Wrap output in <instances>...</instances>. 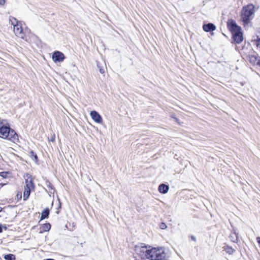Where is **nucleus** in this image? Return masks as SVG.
Listing matches in <instances>:
<instances>
[{
    "instance_id": "nucleus-37",
    "label": "nucleus",
    "mask_w": 260,
    "mask_h": 260,
    "mask_svg": "<svg viewBox=\"0 0 260 260\" xmlns=\"http://www.w3.org/2000/svg\"><path fill=\"white\" fill-rule=\"evenodd\" d=\"M2 223H0V234L3 233V230H2Z\"/></svg>"
},
{
    "instance_id": "nucleus-20",
    "label": "nucleus",
    "mask_w": 260,
    "mask_h": 260,
    "mask_svg": "<svg viewBox=\"0 0 260 260\" xmlns=\"http://www.w3.org/2000/svg\"><path fill=\"white\" fill-rule=\"evenodd\" d=\"M8 175H12V173L10 171H2L0 172V176L3 179L7 178Z\"/></svg>"
},
{
    "instance_id": "nucleus-22",
    "label": "nucleus",
    "mask_w": 260,
    "mask_h": 260,
    "mask_svg": "<svg viewBox=\"0 0 260 260\" xmlns=\"http://www.w3.org/2000/svg\"><path fill=\"white\" fill-rule=\"evenodd\" d=\"M57 200L58 201V205L56 208V214H59L60 213V210L61 209L62 203H61L60 200L59 198H57Z\"/></svg>"
},
{
    "instance_id": "nucleus-10",
    "label": "nucleus",
    "mask_w": 260,
    "mask_h": 260,
    "mask_svg": "<svg viewBox=\"0 0 260 260\" xmlns=\"http://www.w3.org/2000/svg\"><path fill=\"white\" fill-rule=\"evenodd\" d=\"M169 189V185L166 183H160L158 185V190L161 194L167 193Z\"/></svg>"
},
{
    "instance_id": "nucleus-21",
    "label": "nucleus",
    "mask_w": 260,
    "mask_h": 260,
    "mask_svg": "<svg viewBox=\"0 0 260 260\" xmlns=\"http://www.w3.org/2000/svg\"><path fill=\"white\" fill-rule=\"evenodd\" d=\"M9 21L12 25L14 27V25L17 22H19L20 21H18L15 17L10 16L9 17Z\"/></svg>"
},
{
    "instance_id": "nucleus-15",
    "label": "nucleus",
    "mask_w": 260,
    "mask_h": 260,
    "mask_svg": "<svg viewBox=\"0 0 260 260\" xmlns=\"http://www.w3.org/2000/svg\"><path fill=\"white\" fill-rule=\"evenodd\" d=\"M203 28L204 31L209 32L215 30L216 29V26L213 23H209L207 24H204L203 26Z\"/></svg>"
},
{
    "instance_id": "nucleus-31",
    "label": "nucleus",
    "mask_w": 260,
    "mask_h": 260,
    "mask_svg": "<svg viewBox=\"0 0 260 260\" xmlns=\"http://www.w3.org/2000/svg\"><path fill=\"white\" fill-rule=\"evenodd\" d=\"M49 141L54 142L55 141V136L54 135L53 137H51L50 139H49Z\"/></svg>"
},
{
    "instance_id": "nucleus-5",
    "label": "nucleus",
    "mask_w": 260,
    "mask_h": 260,
    "mask_svg": "<svg viewBox=\"0 0 260 260\" xmlns=\"http://www.w3.org/2000/svg\"><path fill=\"white\" fill-rule=\"evenodd\" d=\"M65 58L64 54L61 51L55 50L52 53V59L55 63L61 62Z\"/></svg>"
},
{
    "instance_id": "nucleus-16",
    "label": "nucleus",
    "mask_w": 260,
    "mask_h": 260,
    "mask_svg": "<svg viewBox=\"0 0 260 260\" xmlns=\"http://www.w3.org/2000/svg\"><path fill=\"white\" fill-rule=\"evenodd\" d=\"M35 189H31V188H24V191H23V201H27L30 196V194L31 191L32 190H34Z\"/></svg>"
},
{
    "instance_id": "nucleus-13",
    "label": "nucleus",
    "mask_w": 260,
    "mask_h": 260,
    "mask_svg": "<svg viewBox=\"0 0 260 260\" xmlns=\"http://www.w3.org/2000/svg\"><path fill=\"white\" fill-rule=\"evenodd\" d=\"M50 209L48 207L45 208L41 213L40 220H43L45 219H48L50 215Z\"/></svg>"
},
{
    "instance_id": "nucleus-6",
    "label": "nucleus",
    "mask_w": 260,
    "mask_h": 260,
    "mask_svg": "<svg viewBox=\"0 0 260 260\" xmlns=\"http://www.w3.org/2000/svg\"><path fill=\"white\" fill-rule=\"evenodd\" d=\"M141 248L143 250H141L140 258L142 260L145 259H149L150 253H151V251H150V246L148 247L145 244L141 243Z\"/></svg>"
},
{
    "instance_id": "nucleus-1",
    "label": "nucleus",
    "mask_w": 260,
    "mask_h": 260,
    "mask_svg": "<svg viewBox=\"0 0 260 260\" xmlns=\"http://www.w3.org/2000/svg\"><path fill=\"white\" fill-rule=\"evenodd\" d=\"M0 138L10 141L15 144L20 143L19 138H22L6 119L0 120Z\"/></svg>"
},
{
    "instance_id": "nucleus-27",
    "label": "nucleus",
    "mask_w": 260,
    "mask_h": 260,
    "mask_svg": "<svg viewBox=\"0 0 260 260\" xmlns=\"http://www.w3.org/2000/svg\"><path fill=\"white\" fill-rule=\"evenodd\" d=\"M68 224H69V226H72V229H70V231H73V229H74L76 225V224L75 222H72V223H71V222H68Z\"/></svg>"
},
{
    "instance_id": "nucleus-43",
    "label": "nucleus",
    "mask_w": 260,
    "mask_h": 260,
    "mask_svg": "<svg viewBox=\"0 0 260 260\" xmlns=\"http://www.w3.org/2000/svg\"><path fill=\"white\" fill-rule=\"evenodd\" d=\"M53 201H52V202L51 206H53Z\"/></svg>"
},
{
    "instance_id": "nucleus-7",
    "label": "nucleus",
    "mask_w": 260,
    "mask_h": 260,
    "mask_svg": "<svg viewBox=\"0 0 260 260\" xmlns=\"http://www.w3.org/2000/svg\"><path fill=\"white\" fill-rule=\"evenodd\" d=\"M25 182V185L24 188L35 189V184L34 182L32 176L30 174L28 173L25 174L24 176Z\"/></svg>"
},
{
    "instance_id": "nucleus-3",
    "label": "nucleus",
    "mask_w": 260,
    "mask_h": 260,
    "mask_svg": "<svg viewBox=\"0 0 260 260\" xmlns=\"http://www.w3.org/2000/svg\"><path fill=\"white\" fill-rule=\"evenodd\" d=\"M150 251L149 260H163L166 256L164 250L158 247L150 246Z\"/></svg>"
},
{
    "instance_id": "nucleus-32",
    "label": "nucleus",
    "mask_w": 260,
    "mask_h": 260,
    "mask_svg": "<svg viewBox=\"0 0 260 260\" xmlns=\"http://www.w3.org/2000/svg\"><path fill=\"white\" fill-rule=\"evenodd\" d=\"M16 207H17L16 205H9L7 206L8 208H10V209L14 208Z\"/></svg>"
},
{
    "instance_id": "nucleus-42",
    "label": "nucleus",
    "mask_w": 260,
    "mask_h": 260,
    "mask_svg": "<svg viewBox=\"0 0 260 260\" xmlns=\"http://www.w3.org/2000/svg\"><path fill=\"white\" fill-rule=\"evenodd\" d=\"M192 239L194 241H195V238H194L193 236L191 237Z\"/></svg>"
},
{
    "instance_id": "nucleus-8",
    "label": "nucleus",
    "mask_w": 260,
    "mask_h": 260,
    "mask_svg": "<svg viewBox=\"0 0 260 260\" xmlns=\"http://www.w3.org/2000/svg\"><path fill=\"white\" fill-rule=\"evenodd\" d=\"M90 115L91 118L95 122L100 124L103 122V118L102 116L96 111H91Z\"/></svg>"
},
{
    "instance_id": "nucleus-24",
    "label": "nucleus",
    "mask_w": 260,
    "mask_h": 260,
    "mask_svg": "<svg viewBox=\"0 0 260 260\" xmlns=\"http://www.w3.org/2000/svg\"><path fill=\"white\" fill-rule=\"evenodd\" d=\"M97 67H98V68L99 69V72L101 74H103L105 73V70H104V68L103 67H101L100 65V63L98 61H97Z\"/></svg>"
},
{
    "instance_id": "nucleus-34",
    "label": "nucleus",
    "mask_w": 260,
    "mask_h": 260,
    "mask_svg": "<svg viewBox=\"0 0 260 260\" xmlns=\"http://www.w3.org/2000/svg\"><path fill=\"white\" fill-rule=\"evenodd\" d=\"M5 185V183H0V189L3 187Z\"/></svg>"
},
{
    "instance_id": "nucleus-18",
    "label": "nucleus",
    "mask_w": 260,
    "mask_h": 260,
    "mask_svg": "<svg viewBox=\"0 0 260 260\" xmlns=\"http://www.w3.org/2000/svg\"><path fill=\"white\" fill-rule=\"evenodd\" d=\"M3 257L5 260H16V255L12 253L4 254Z\"/></svg>"
},
{
    "instance_id": "nucleus-38",
    "label": "nucleus",
    "mask_w": 260,
    "mask_h": 260,
    "mask_svg": "<svg viewBox=\"0 0 260 260\" xmlns=\"http://www.w3.org/2000/svg\"><path fill=\"white\" fill-rule=\"evenodd\" d=\"M12 202H13V199H9V200L8 201V203H12Z\"/></svg>"
},
{
    "instance_id": "nucleus-23",
    "label": "nucleus",
    "mask_w": 260,
    "mask_h": 260,
    "mask_svg": "<svg viewBox=\"0 0 260 260\" xmlns=\"http://www.w3.org/2000/svg\"><path fill=\"white\" fill-rule=\"evenodd\" d=\"M46 185L51 190L53 191L55 190V188L54 186L52 184V183L48 180H46Z\"/></svg>"
},
{
    "instance_id": "nucleus-39",
    "label": "nucleus",
    "mask_w": 260,
    "mask_h": 260,
    "mask_svg": "<svg viewBox=\"0 0 260 260\" xmlns=\"http://www.w3.org/2000/svg\"><path fill=\"white\" fill-rule=\"evenodd\" d=\"M35 37H36V38H37V39L39 42H41V40L39 39V38L37 36H35Z\"/></svg>"
},
{
    "instance_id": "nucleus-12",
    "label": "nucleus",
    "mask_w": 260,
    "mask_h": 260,
    "mask_svg": "<svg viewBox=\"0 0 260 260\" xmlns=\"http://www.w3.org/2000/svg\"><path fill=\"white\" fill-rule=\"evenodd\" d=\"M51 228V224L48 222L42 224L40 227V234H42L44 232H49Z\"/></svg>"
},
{
    "instance_id": "nucleus-2",
    "label": "nucleus",
    "mask_w": 260,
    "mask_h": 260,
    "mask_svg": "<svg viewBox=\"0 0 260 260\" xmlns=\"http://www.w3.org/2000/svg\"><path fill=\"white\" fill-rule=\"evenodd\" d=\"M257 9L255 6L252 4H249L243 7L241 13V18L242 22L245 24H248L250 20L253 18L254 13Z\"/></svg>"
},
{
    "instance_id": "nucleus-28",
    "label": "nucleus",
    "mask_w": 260,
    "mask_h": 260,
    "mask_svg": "<svg viewBox=\"0 0 260 260\" xmlns=\"http://www.w3.org/2000/svg\"><path fill=\"white\" fill-rule=\"evenodd\" d=\"M24 33L25 34V35H26L27 34H31L30 29L28 28L27 27H26L25 29L24 30ZM26 36H27V35Z\"/></svg>"
},
{
    "instance_id": "nucleus-29",
    "label": "nucleus",
    "mask_w": 260,
    "mask_h": 260,
    "mask_svg": "<svg viewBox=\"0 0 260 260\" xmlns=\"http://www.w3.org/2000/svg\"><path fill=\"white\" fill-rule=\"evenodd\" d=\"M2 230L3 231V230L6 231L7 230H8V228L7 226V225L6 224H3L2 223Z\"/></svg>"
},
{
    "instance_id": "nucleus-30",
    "label": "nucleus",
    "mask_w": 260,
    "mask_h": 260,
    "mask_svg": "<svg viewBox=\"0 0 260 260\" xmlns=\"http://www.w3.org/2000/svg\"><path fill=\"white\" fill-rule=\"evenodd\" d=\"M6 2V0H0V5L1 6L5 5Z\"/></svg>"
},
{
    "instance_id": "nucleus-44",
    "label": "nucleus",
    "mask_w": 260,
    "mask_h": 260,
    "mask_svg": "<svg viewBox=\"0 0 260 260\" xmlns=\"http://www.w3.org/2000/svg\"><path fill=\"white\" fill-rule=\"evenodd\" d=\"M1 259V258L0 257V259Z\"/></svg>"
},
{
    "instance_id": "nucleus-17",
    "label": "nucleus",
    "mask_w": 260,
    "mask_h": 260,
    "mask_svg": "<svg viewBox=\"0 0 260 260\" xmlns=\"http://www.w3.org/2000/svg\"><path fill=\"white\" fill-rule=\"evenodd\" d=\"M29 156L35 161L36 164H39V159L37 153L32 150H30L29 152Z\"/></svg>"
},
{
    "instance_id": "nucleus-41",
    "label": "nucleus",
    "mask_w": 260,
    "mask_h": 260,
    "mask_svg": "<svg viewBox=\"0 0 260 260\" xmlns=\"http://www.w3.org/2000/svg\"><path fill=\"white\" fill-rule=\"evenodd\" d=\"M2 210H3V208H2V207H0V212H2Z\"/></svg>"
},
{
    "instance_id": "nucleus-14",
    "label": "nucleus",
    "mask_w": 260,
    "mask_h": 260,
    "mask_svg": "<svg viewBox=\"0 0 260 260\" xmlns=\"http://www.w3.org/2000/svg\"><path fill=\"white\" fill-rule=\"evenodd\" d=\"M234 41L238 44H240L243 41V35L241 31L233 34Z\"/></svg>"
},
{
    "instance_id": "nucleus-36",
    "label": "nucleus",
    "mask_w": 260,
    "mask_h": 260,
    "mask_svg": "<svg viewBox=\"0 0 260 260\" xmlns=\"http://www.w3.org/2000/svg\"><path fill=\"white\" fill-rule=\"evenodd\" d=\"M70 227V226H69L68 223H67L66 225V228L70 230V229H71Z\"/></svg>"
},
{
    "instance_id": "nucleus-9",
    "label": "nucleus",
    "mask_w": 260,
    "mask_h": 260,
    "mask_svg": "<svg viewBox=\"0 0 260 260\" xmlns=\"http://www.w3.org/2000/svg\"><path fill=\"white\" fill-rule=\"evenodd\" d=\"M229 26L233 34L241 31L240 27L237 25L236 22L233 21L230 22L229 24Z\"/></svg>"
},
{
    "instance_id": "nucleus-35",
    "label": "nucleus",
    "mask_w": 260,
    "mask_h": 260,
    "mask_svg": "<svg viewBox=\"0 0 260 260\" xmlns=\"http://www.w3.org/2000/svg\"><path fill=\"white\" fill-rule=\"evenodd\" d=\"M256 240L257 242L260 244V237H257Z\"/></svg>"
},
{
    "instance_id": "nucleus-4",
    "label": "nucleus",
    "mask_w": 260,
    "mask_h": 260,
    "mask_svg": "<svg viewBox=\"0 0 260 260\" xmlns=\"http://www.w3.org/2000/svg\"><path fill=\"white\" fill-rule=\"evenodd\" d=\"M13 31L16 36L24 40L27 41V36L24 33V29L20 21L17 22V23L15 24L13 27Z\"/></svg>"
},
{
    "instance_id": "nucleus-11",
    "label": "nucleus",
    "mask_w": 260,
    "mask_h": 260,
    "mask_svg": "<svg viewBox=\"0 0 260 260\" xmlns=\"http://www.w3.org/2000/svg\"><path fill=\"white\" fill-rule=\"evenodd\" d=\"M249 60L252 64L260 66V57L259 56L255 55H250L249 56Z\"/></svg>"
},
{
    "instance_id": "nucleus-33",
    "label": "nucleus",
    "mask_w": 260,
    "mask_h": 260,
    "mask_svg": "<svg viewBox=\"0 0 260 260\" xmlns=\"http://www.w3.org/2000/svg\"><path fill=\"white\" fill-rule=\"evenodd\" d=\"M172 117L174 118L175 119V121H176L178 123H179V118H178L177 117H175L174 115H172Z\"/></svg>"
},
{
    "instance_id": "nucleus-40",
    "label": "nucleus",
    "mask_w": 260,
    "mask_h": 260,
    "mask_svg": "<svg viewBox=\"0 0 260 260\" xmlns=\"http://www.w3.org/2000/svg\"><path fill=\"white\" fill-rule=\"evenodd\" d=\"M177 155L175 154V156H174V158L176 159H178V158H176L177 157Z\"/></svg>"
},
{
    "instance_id": "nucleus-25",
    "label": "nucleus",
    "mask_w": 260,
    "mask_h": 260,
    "mask_svg": "<svg viewBox=\"0 0 260 260\" xmlns=\"http://www.w3.org/2000/svg\"><path fill=\"white\" fill-rule=\"evenodd\" d=\"M22 199V193L20 191H18L15 197V199L17 200V202L20 201Z\"/></svg>"
},
{
    "instance_id": "nucleus-19",
    "label": "nucleus",
    "mask_w": 260,
    "mask_h": 260,
    "mask_svg": "<svg viewBox=\"0 0 260 260\" xmlns=\"http://www.w3.org/2000/svg\"><path fill=\"white\" fill-rule=\"evenodd\" d=\"M141 248V243L140 244V245H136L134 247V251H135L137 255H138V257L140 258V254L141 252V250H142Z\"/></svg>"
},
{
    "instance_id": "nucleus-26",
    "label": "nucleus",
    "mask_w": 260,
    "mask_h": 260,
    "mask_svg": "<svg viewBox=\"0 0 260 260\" xmlns=\"http://www.w3.org/2000/svg\"><path fill=\"white\" fill-rule=\"evenodd\" d=\"M159 227L160 229H162V230H165L167 228V225L166 224V223L164 222H161L159 224Z\"/></svg>"
}]
</instances>
